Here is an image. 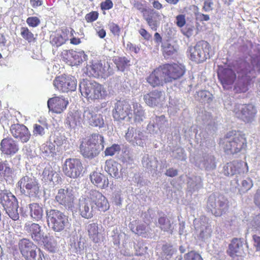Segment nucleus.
<instances>
[{
    "mask_svg": "<svg viewBox=\"0 0 260 260\" xmlns=\"http://www.w3.org/2000/svg\"><path fill=\"white\" fill-rule=\"evenodd\" d=\"M27 24L31 27H37L40 23V20L37 17H29L26 19Z\"/></svg>",
    "mask_w": 260,
    "mask_h": 260,
    "instance_id": "obj_59",
    "label": "nucleus"
},
{
    "mask_svg": "<svg viewBox=\"0 0 260 260\" xmlns=\"http://www.w3.org/2000/svg\"><path fill=\"white\" fill-rule=\"evenodd\" d=\"M114 62L118 70L123 71L125 68L129 65V60L125 57L117 56L114 59Z\"/></svg>",
    "mask_w": 260,
    "mask_h": 260,
    "instance_id": "obj_46",
    "label": "nucleus"
},
{
    "mask_svg": "<svg viewBox=\"0 0 260 260\" xmlns=\"http://www.w3.org/2000/svg\"><path fill=\"white\" fill-rule=\"evenodd\" d=\"M83 120L89 125L99 127V128L105 126V122L103 116L100 114H97L95 108L93 107H86L84 109L83 113Z\"/></svg>",
    "mask_w": 260,
    "mask_h": 260,
    "instance_id": "obj_18",
    "label": "nucleus"
},
{
    "mask_svg": "<svg viewBox=\"0 0 260 260\" xmlns=\"http://www.w3.org/2000/svg\"><path fill=\"white\" fill-rule=\"evenodd\" d=\"M102 63L101 61H95L92 62L90 64H87L84 71L88 76L99 77L101 76L102 73Z\"/></svg>",
    "mask_w": 260,
    "mask_h": 260,
    "instance_id": "obj_34",
    "label": "nucleus"
},
{
    "mask_svg": "<svg viewBox=\"0 0 260 260\" xmlns=\"http://www.w3.org/2000/svg\"><path fill=\"white\" fill-rule=\"evenodd\" d=\"M194 29V26L187 24L185 27L181 29V31L184 35L189 38L193 35Z\"/></svg>",
    "mask_w": 260,
    "mask_h": 260,
    "instance_id": "obj_57",
    "label": "nucleus"
},
{
    "mask_svg": "<svg viewBox=\"0 0 260 260\" xmlns=\"http://www.w3.org/2000/svg\"><path fill=\"white\" fill-rule=\"evenodd\" d=\"M24 230L38 244L46 245L47 244L48 237L44 235L39 224L28 221L25 223Z\"/></svg>",
    "mask_w": 260,
    "mask_h": 260,
    "instance_id": "obj_13",
    "label": "nucleus"
},
{
    "mask_svg": "<svg viewBox=\"0 0 260 260\" xmlns=\"http://www.w3.org/2000/svg\"><path fill=\"white\" fill-rule=\"evenodd\" d=\"M121 165L113 160H108L105 162V170L112 177L118 178L120 177Z\"/></svg>",
    "mask_w": 260,
    "mask_h": 260,
    "instance_id": "obj_31",
    "label": "nucleus"
},
{
    "mask_svg": "<svg viewBox=\"0 0 260 260\" xmlns=\"http://www.w3.org/2000/svg\"><path fill=\"white\" fill-rule=\"evenodd\" d=\"M185 260H203L201 256L194 251H190L184 255Z\"/></svg>",
    "mask_w": 260,
    "mask_h": 260,
    "instance_id": "obj_58",
    "label": "nucleus"
},
{
    "mask_svg": "<svg viewBox=\"0 0 260 260\" xmlns=\"http://www.w3.org/2000/svg\"><path fill=\"white\" fill-rule=\"evenodd\" d=\"M224 151L228 154H234L240 152L246 147V140L244 135L240 133L228 134L223 140Z\"/></svg>",
    "mask_w": 260,
    "mask_h": 260,
    "instance_id": "obj_5",
    "label": "nucleus"
},
{
    "mask_svg": "<svg viewBox=\"0 0 260 260\" xmlns=\"http://www.w3.org/2000/svg\"><path fill=\"white\" fill-rule=\"evenodd\" d=\"M104 138L102 135L93 134L86 141L80 145L81 153L85 157L92 158L98 155L104 149Z\"/></svg>",
    "mask_w": 260,
    "mask_h": 260,
    "instance_id": "obj_3",
    "label": "nucleus"
},
{
    "mask_svg": "<svg viewBox=\"0 0 260 260\" xmlns=\"http://www.w3.org/2000/svg\"><path fill=\"white\" fill-rule=\"evenodd\" d=\"M136 252L137 254H141L146 253L147 250V247L141 241H139L134 246Z\"/></svg>",
    "mask_w": 260,
    "mask_h": 260,
    "instance_id": "obj_55",
    "label": "nucleus"
},
{
    "mask_svg": "<svg viewBox=\"0 0 260 260\" xmlns=\"http://www.w3.org/2000/svg\"><path fill=\"white\" fill-rule=\"evenodd\" d=\"M45 157H54L56 154L55 145L50 142L43 144L40 148Z\"/></svg>",
    "mask_w": 260,
    "mask_h": 260,
    "instance_id": "obj_40",
    "label": "nucleus"
},
{
    "mask_svg": "<svg viewBox=\"0 0 260 260\" xmlns=\"http://www.w3.org/2000/svg\"><path fill=\"white\" fill-rule=\"evenodd\" d=\"M142 162L143 166L148 169H152L155 167V161L153 158L148 154H145L143 156Z\"/></svg>",
    "mask_w": 260,
    "mask_h": 260,
    "instance_id": "obj_50",
    "label": "nucleus"
},
{
    "mask_svg": "<svg viewBox=\"0 0 260 260\" xmlns=\"http://www.w3.org/2000/svg\"><path fill=\"white\" fill-rule=\"evenodd\" d=\"M155 121L153 120V122H150L147 125V131L150 134H157L159 132V128L155 124Z\"/></svg>",
    "mask_w": 260,
    "mask_h": 260,
    "instance_id": "obj_60",
    "label": "nucleus"
},
{
    "mask_svg": "<svg viewBox=\"0 0 260 260\" xmlns=\"http://www.w3.org/2000/svg\"><path fill=\"white\" fill-rule=\"evenodd\" d=\"M142 12L148 26L151 29L156 31L160 25V14L153 9H143Z\"/></svg>",
    "mask_w": 260,
    "mask_h": 260,
    "instance_id": "obj_21",
    "label": "nucleus"
},
{
    "mask_svg": "<svg viewBox=\"0 0 260 260\" xmlns=\"http://www.w3.org/2000/svg\"><path fill=\"white\" fill-rule=\"evenodd\" d=\"M166 78L161 67L155 69L146 78L147 82L153 87L162 86L166 83Z\"/></svg>",
    "mask_w": 260,
    "mask_h": 260,
    "instance_id": "obj_26",
    "label": "nucleus"
},
{
    "mask_svg": "<svg viewBox=\"0 0 260 260\" xmlns=\"http://www.w3.org/2000/svg\"><path fill=\"white\" fill-rule=\"evenodd\" d=\"M109 27L111 32L115 36H119L120 28L119 26L111 22L109 24Z\"/></svg>",
    "mask_w": 260,
    "mask_h": 260,
    "instance_id": "obj_62",
    "label": "nucleus"
},
{
    "mask_svg": "<svg viewBox=\"0 0 260 260\" xmlns=\"http://www.w3.org/2000/svg\"><path fill=\"white\" fill-rule=\"evenodd\" d=\"M101 70L102 73L101 76L104 78L112 75L114 72L113 69L110 67V64L108 62L105 63L104 66L102 64Z\"/></svg>",
    "mask_w": 260,
    "mask_h": 260,
    "instance_id": "obj_51",
    "label": "nucleus"
},
{
    "mask_svg": "<svg viewBox=\"0 0 260 260\" xmlns=\"http://www.w3.org/2000/svg\"><path fill=\"white\" fill-rule=\"evenodd\" d=\"M214 4L212 0H205L203 10L206 12L211 11L213 9Z\"/></svg>",
    "mask_w": 260,
    "mask_h": 260,
    "instance_id": "obj_63",
    "label": "nucleus"
},
{
    "mask_svg": "<svg viewBox=\"0 0 260 260\" xmlns=\"http://www.w3.org/2000/svg\"><path fill=\"white\" fill-rule=\"evenodd\" d=\"M187 184L190 190L198 189L202 186V179L200 176H193L188 179Z\"/></svg>",
    "mask_w": 260,
    "mask_h": 260,
    "instance_id": "obj_43",
    "label": "nucleus"
},
{
    "mask_svg": "<svg viewBox=\"0 0 260 260\" xmlns=\"http://www.w3.org/2000/svg\"><path fill=\"white\" fill-rule=\"evenodd\" d=\"M120 150V147L118 144H113L111 147H107L105 151L106 155L112 156Z\"/></svg>",
    "mask_w": 260,
    "mask_h": 260,
    "instance_id": "obj_54",
    "label": "nucleus"
},
{
    "mask_svg": "<svg viewBox=\"0 0 260 260\" xmlns=\"http://www.w3.org/2000/svg\"><path fill=\"white\" fill-rule=\"evenodd\" d=\"M161 67L166 78V83L171 82L180 78L184 73V68L181 64H166Z\"/></svg>",
    "mask_w": 260,
    "mask_h": 260,
    "instance_id": "obj_15",
    "label": "nucleus"
},
{
    "mask_svg": "<svg viewBox=\"0 0 260 260\" xmlns=\"http://www.w3.org/2000/svg\"><path fill=\"white\" fill-rule=\"evenodd\" d=\"M0 203L13 220L19 219L18 204L16 198L9 190H0Z\"/></svg>",
    "mask_w": 260,
    "mask_h": 260,
    "instance_id": "obj_6",
    "label": "nucleus"
},
{
    "mask_svg": "<svg viewBox=\"0 0 260 260\" xmlns=\"http://www.w3.org/2000/svg\"><path fill=\"white\" fill-rule=\"evenodd\" d=\"M43 179L46 182H52L53 184L58 181V174L51 167H46L42 173Z\"/></svg>",
    "mask_w": 260,
    "mask_h": 260,
    "instance_id": "obj_36",
    "label": "nucleus"
},
{
    "mask_svg": "<svg viewBox=\"0 0 260 260\" xmlns=\"http://www.w3.org/2000/svg\"><path fill=\"white\" fill-rule=\"evenodd\" d=\"M69 54L73 58L76 64H80L87 59V55L82 50H70Z\"/></svg>",
    "mask_w": 260,
    "mask_h": 260,
    "instance_id": "obj_41",
    "label": "nucleus"
},
{
    "mask_svg": "<svg viewBox=\"0 0 260 260\" xmlns=\"http://www.w3.org/2000/svg\"><path fill=\"white\" fill-rule=\"evenodd\" d=\"M72 31V29L70 31L69 29L64 28L62 29L60 33L51 35L50 43L52 45L57 47L62 45L73 35Z\"/></svg>",
    "mask_w": 260,
    "mask_h": 260,
    "instance_id": "obj_29",
    "label": "nucleus"
},
{
    "mask_svg": "<svg viewBox=\"0 0 260 260\" xmlns=\"http://www.w3.org/2000/svg\"><path fill=\"white\" fill-rule=\"evenodd\" d=\"M79 89L81 95L88 100L104 99L107 95V91L102 85L87 79L80 82Z\"/></svg>",
    "mask_w": 260,
    "mask_h": 260,
    "instance_id": "obj_2",
    "label": "nucleus"
},
{
    "mask_svg": "<svg viewBox=\"0 0 260 260\" xmlns=\"http://www.w3.org/2000/svg\"><path fill=\"white\" fill-rule=\"evenodd\" d=\"M173 156L178 159L183 160L186 159L184 150L182 148H177L173 151Z\"/></svg>",
    "mask_w": 260,
    "mask_h": 260,
    "instance_id": "obj_53",
    "label": "nucleus"
},
{
    "mask_svg": "<svg viewBox=\"0 0 260 260\" xmlns=\"http://www.w3.org/2000/svg\"><path fill=\"white\" fill-rule=\"evenodd\" d=\"M83 167L81 160L77 158H68L63 164L64 174L71 178H77L81 174Z\"/></svg>",
    "mask_w": 260,
    "mask_h": 260,
    "instance_id": "obj_14",
    "label": "nucleus"
},
{
    "mask_svg": "<svg viewBox=\"0 0 260 260\" xmlns=\"http://www.w3.org/2000/svg\"><path fill=\"white\" fill-rule=\"evenodd\" d=\"M91 182L97 187L101 188L107 187L109 184V181L103 174L97 172H93L90 175Z\"/></svg>",
    "mask_w": 260,
    "mask_h": 260,
    "instance_id": "obj_33",
    "label": "nucleus"
},
{
    "mask_svg": "<svg viewBox=\"0 0 260 260\" xmlns=\"http://www.w3.org/2000/svg\"><path fill=\"white\" fill-rule=\"evenodd\" d=\"M68 102L60 97H54L48 100V107L50 111L56 113H61L66 109Z\"/></svg>",
    "mask_w": 260,
    "mask_h": 260,
    "instance_id": "obj_27",
    "label": "nucleus"
},
{
    "mask_svg": "<svg viewBox=\"0 0 260 260\" xmlns=\"http://www.w3.org/2000/svg\"><path fill=\"white\" fill-rule=\"evenodd\" d=\"M131 228L135 234L144 238H148L152 235L151 229L144 223L138 224L135 230H134V228L132 226V225H131Z\"/></svg>",
    "mask_w": 260,
    "mask_h": 260,
    "instance_id": "obj_39",
    "label": "nucleus"
},
{
    "mask_svg": "<svg viewBox=\"0 0 260 260\" xmlns=\"http://www.w3.org/2000/svg\"><path fill=\"white\" fill-rule=\"evenodd\" d=\"M17 184L20 192L26 196L35 198L39 193L40 186L38 181L32 174L22 177Z\"/></svg>",
    "mask_w": 260,
    "mask_h": 260,
    "instance_id": "obj_8",
    "label": "nucleus"
},
{
    "mask_svg": "<svg viewBox=\"0 0 260 260\" xmlns=\"http://www.w3.org/2000/svg\"><path fill=\"white\" fill-rule=\"evenodd\" d=\"M162 52L165 57L173 55L176 51V49L170 43L166 42L162 43Z\"/></svg>",
    "mask_w": 260,
    "mask_h": 260,
    "instance_id": "obj_48",
    "label": "nucleus"
},
{
    "mask_svg": "<svg viewBox=\"0 0 260 260\" xmlns=\"http://www.w3.org/2000/svg\"><path fill=\"white\" fill-rule=\"evenodd\" d=\"M199 166L201 169H204L207 171L215 169L216 162L215 157L209 154L204 155L200 160Z\"/></svg>",
    "mask_w": 260,
    "mask_h": 260,
    "instance_id": "obj_32",
    "label": "nucleus"
},
{
    "mask_svg": "<svg viewBox=\"0 0 260 260\" xmlns=\"http://www.w3.org/2000/svg\"><path fill=\"white\" fill-rule=\"evenodd\" d=\"M247 164L243 161L235 160L226 164L223 167L222 173L227 176H232L237 174L247 172Z\"/></svg>",
    "mask_w": 260,
    "mask_h": 260,
    "instance_id": "obj_19",
    "label": "nucleus"
},
{
    "mask_svg": "<svg viewBox=\"0 0 260 260\" xmlns=\"http://www.w3.org/2000/svg\"><path fill=\"white\" fill-rule=\"evenodd\" d=\"M19 249L26 260H43L40 251L37 254V246L30 240L23 238L19 240Z\"/></svg>",
    "mask_w": 260,
    "mask_h": 260,
    "instance_id": "obj_11",
    "label": "nucleus"
},
{
    "mask_svg": "<svg viewBox=\"0 0 260 260\" xmlns=\"http://www.w3.org/2000/svg\"><path fill=\"white\" fill-rule=\"evenodd\" d=\"M195 98L201 102L209 103L212 101V94L207 90H201L197 92Z\"/></svg>",
    "mask_w": 260,
    "mask_h": 260,
    "instance_id": "obj_45",
    "label": "nucleus"
},
{
    "mask_svg": "<svg viewBox=\"0 0 260 260\" xmlns=\"http://www.w3.org/2000/svg\"><path fill=\"white\" fill-rule=\"evenodd\" d=\"M158 224L159 228L163 231L171 234L173 233L174 225L170 218L167 216H161L158 219Z\"/></svg>",
    "mask_w": 260,
    "mask_h": 260,
    "instance_id": "obj_37",
    "label": "nucleus"
},
{
    "mask_svg": "<svg viewBox=\"0 0 260 260\" xmlns=\"http://www.w3.org/2000/svg\"><path fill=\"white\" fill-rule=\"evenodd\" d=\"M10 132L15 139H18L23 143L27 142L30 137L28 129L23 124H12L10 127Z\"/></svg>",
    "mask_w": 260,
    "mask_h": 260,
    "instance_id": "obj_24",
    "label": "nucleus"
},
{
    "mask_svg": "<svg viewBox=\"0 0 260 260\" xmlns=\"http://www.w3.org/2000/svg\"><path fill=\"white\" fill-rule=\"evenodd\" d=\"M77 80L72 76H58L53 81L54 86L63 92L75 91L77 88Z\"/></svg>",
    "mask_w": 260,
    "mask_h": 260,
    "instance_id": "obj_16",
    "label": "nucleus"
},
{
    "mask_svg": "<svg viewBox=\"0 0 260 260\" xmlns=\"http://www.w3.org/2000/svg\"><path fill=\"white\" fill-rule=\"evenodd\" d=\"M126 140L132 145L143 146L146 137L139 129L134 127H129L125 136Z\"/></svg>",
    "mask_w": 260,
    "mask_h": 260,
    "instance_id": "obj_23",
    "label": "nucleus"
},
{
    "mask_svg": "<svg viewBox=\"0 0 260 260\" xmlns=\"http://www.w3.org/2000/svg\"><path fill=\"white\" fill-rule=\"evenodd\" d=\"M0 146V150L2 153L10 156L16 154L19 150L18 142L11 137L4 138L1 141Z\"/></svg>",
    "mask_w": 260,
    "mask_h": 260,
    "instance_id": "obj_22",
    "label": "nucleus"
},
{
    "mask_svg": "<svg viewBox=\"0 0 260 260\" xmlns=\"http://www.w3.org/2000/svg\"><path fill=\"white\" fill-rule=\"evenodd\" d=\"M224 105L227 110L232 111L237 117L245 122H251L255 119L257 111L251 104H235L233 105L231 102L226 101Z\"/></svg>",
    "mask_w": 260,
    "mask_h": 260,
    "instance_id": "obj_4",
    "label": "nucleus"
},
{
    "mask_svg": "<svg viewBox=\"0 0 260 260\" xmlns=\"http://www.w3.org/2000/svg\"><path fill=\"white\" fill-rule=\"evenodd\" d=\"M211 47L206 41H201L190 48V58L196 62L199 63L210 58Z\"/></svg>",
    "mask_w": 260,
    "mask_h": 260,
    "instance_id": "obj_10",
    "label": "nucleus"
},
{
    "mask_svg": "<svg viewBox=\"0 0 260 260\" xmlns=\"http://www.w3.org/2000/svg\"><path fill=\"white\" fill-rule=\"evenodd\" d=\"M156 126L159 128V132L163 131L166 126V119L164 115L155 117L154 120Z\"/></svg>",
    "mask_w": 260,
    "mask_h": 260,
    "instance_id": "obj_52",
    "label": "nucleus"
},
{
    "mask_svg": "<svg viewBox=\"0 0 260 260\" xmlns=\"http://www.w3.org/2000/svg\"><path fill=\"white\" fill-rule=\"evenodd\" d=\"M0 168V178L9 177L13 173V169L10 167L7 161H4Z\"/></svg>",
    "mask_w": 260,
    "mask_h": 260,
    "instance_id": "obj_47",
    "label": "nucleus"
},
{
    "mask_svg": "<svg viewBox=\"0 0 260 260\" xmlns=\"http://www.w3.org/2000/svg\"><path fill=\"white\" fill-rule=\"evenodd\" d=\"M175 250L172 246L170 245H166L162 247V257H171V256L174 254Z\"/></svg>",
    "mask_w": 260,
    "mask_h": 260,
    "instance_id": "obj_56",
    "label": "nucleus"
},
{
    "mask_svg": "<svg viewBox=\"0 0 260 260\" xmlns=\"http://www.w3.org/2000/svg\"><path fill=\"white\" fill-rule=\"evenodd\" d=\"M228 254L232 257L240 256L244 253L243 242L240 239L234 238L229 245Z\"/></svg>",
    "mask_w": 260,
    "mask_h": 260,
    "instance_id": "obj_30",
    "label": "nucleus"
},
{
    "mask_svg": "<svg viewBox=\"0 0 260 260\" xmlns=\"http://www.w3.org/2000/svg\"><path fill=\"white\" fill-rule=\"evenodd\" d=\"M144 100L149 106H156L164 100V94L161 91L154 90L144 95Z\"/></svg>",
    "mask_w": 260,
    "mask_h": 260,
    "instance_id": "obj_28",
    "label": "nucleus"
},
{
    "mask_svg": "<svg viewBox=\"0 0 260 260\" xmlns=\"http://www.w3.org/2000/svg\"><path fill=\"white\" fill-rule=\"evenodd\" d=\"M134 119L136 123H140L146 118L145 111L138 103L133 104Z\"/></svg>",
    "mask_w": 260,
    "mask_h": 260,
    "instance_id": "obj_38",
    "label": "nucleus"
},
{
    "mask_svg": "<svg viewBox=\"0 0 260 260\" xmlns=\"http://www.w3.org/2000/svg\"><path fill=\"white\" fill-rule=\"evenodd\" d=\"M218 77L224 89H229L236 79V75L233 71L228 68L220 69L218 72Z\"/></svg>",
    "mask_w": 260,
    "mask_h": 260,
    "instance_id": "obj_25",
    "label": "nucleus"
},
{
    "mask_svg": "<svg viewBox=\"0 0 260 260\" xmlns=\"http://www.w3.org/2000/svg\"><path fill=\"white\" fill-rule=\"evenodd\" d=\"M207 207L215 216H220L227 212L228 201L222 196L216 197L212 194L208 198Z\"/></svg>",
    "mask_w": 260,
    "mask_h": 260,
    "instance_id": "obj_9",
    "label": "nucleus"
},
{
    "mask_svg": "<svg viewBox=\"0 0 260 260\" xmlns=\"http://www.w3.org/2000/svg\"><path fill=\"white\" fill-rule=\"evenodd\" d=\"M109 208L106 198L96 190H91L87 194L82 197L79 201L78 209L80 215L84 218H91L96 210L105 212Z\"/></svg>",
    "mask_w": 260,
    "mask_h": 260,
    "instance_id": "obj_1",
    "label": "nucleus"
},
{
    "mask_svg": "<svg viewBox=\"0 0 260 260\" xmlns=\"http://www.w3.org/2000/svg\"><path fill=\"white\" fill-rule=\"evenodd\" d=\"M87 228L90 238L92 239L94 242H98L99 238L98 237L99 232L97 224L95 223L89 224Z\"/></svg>",
    "mask_w": 260,
    "mask_h": 260,
    "instance_id": "obj_44",
    "label": "nucleus"
},
{
    "mask_svg": "<svg viewBox=\"0 0 260 260\" xmlns=\"http://www.w3.org/2000/svg\"><path fill=\"white\" fill-rule=\"evenodd\" d=\"M29 208L30 217L35 221L41 220L44 215L43 207L37 203L29 204Z\"/></svg>",
    "mask_w": 260,
    "mask_h": 260,
    "instance_id": "obj_35",
    "label": "nucleus"
},
{
    "mask_svg": "<svg viewBox=\"0 0 260 260\" xmlns=\"http://www.w3.org/2000/svg\"><path fill=\"white\" fill-rule=\"evenodd\" d=\"M98 18V13L95 11L88 13L85 16V19L88 22H91L96 20Z\"/></svg>",
    "mask_w": 260,
    "mask_h": 260,
    "instance_id": "obj_64",
    "label": "nucleus"
},
{
    "mask_svg": "<svg viewBox=\"0 0 260 260\" xmlns=\"http://www.w3.org/2000/svg\"><path fill=\"white\" fill-rule=\"evenodd\" d=\"M33 133L34 135H39L41 136H43L45 134V129L44 127L38 124H34Z\"/></svg>",
    "mask_w": 260,
    "mask_h": 260,
    "instance_id": "obj_61",
    "label": "nucleus"
},
{
    "mask_svg": "<svg viewBox=\"0 0 260 260\" xmlns=\"http://www.w3.org/2000/svg\"><path fill=\"white\" fill-rule=\"evenodd\" d=\"M20 35L24 40L29 43L34 41L35 40L34 34L26 27L21 28Z\"/></svg>",
    "mask_w": 260,
    "mask_h": 260,
    "instance_id": "obj_49",
    "label": "nucleus"
},
{
    "mask_svg": "<svg viewBox=\"0 0 260 260\" xmlns=\"http://www.w3.org/2000/svg\"><path fill=\"white\" fill-rule=\"evenodd\" d=\"M46 214L48 225L54 232L62 231L69 224L68 216L59 210L47 209Z\"/></svg>",
    "mask_w": 260,
    "mask_h": 260,
    "instance_id": "obj_7",
    "label": "nucleus"
},
{
    "mask_svg": "<svg viewBox=\"0 0 260 260\" xmlns=\"http://www.w3.org/2000/svg\"><path fill=\"white\" fill-rule=\"evenodd\" d=\"M239 185V191L240 194L244 193L249 190L253 186V181L250 178L243 179Z\"/></svg>",
    "mask_w": 260,
    "mask_h": 260,
    "instance_id": "obj_42",
    "label": "nucleus"
},
{
    "mask_svg": "<svg viewBox=\"0 0 260 260\" xmlns=\"http://www.w3.org/2000/svg\"><path fill=\"white\" fill-rule=\"evenodd\" d=\"M131 107L129 103L125 101H119L115 104L114 109L113 111V115L117 120H123L131 113Z\"/></svg>",
    "mask_w": 260,
    "mask_h": 260,
    "instance_id": "obj_20",
    "label": "nucleus"
},
{
    "mask_svg": "<svg viewBox=\"0 0 260 260\" xmlns=\"http://www.w3.org/2000/svg\"><path fill=\"white\" fill-rule=\"evenodd\" d=\"M74 193L73 188H67L66 189H59L55 196V201L66 209L72 210L74 207Z\"/></svg>",
    "mask_w": 260,
    "mask_h": 260,
    "instance_id": "obj_17",
    "label": "nucleus"
},
{
    "mask_svg": "<svg viewBox=\"0 0 260 260\" xmlns=\"http://www.w3.org/2000/svg\"><path fill=\"white\" fill-rule=\"evenodd\" d=\"M195 228V235L198 240L206 242L211 237L212 230L211 225L207 222L205 217L193 220Z\"/></svg>",
    "mask_w": 260,
    "mask_h": 260,
    "instance_id": "obj_12",
    "label": "nucleus"
}]
</instances>
